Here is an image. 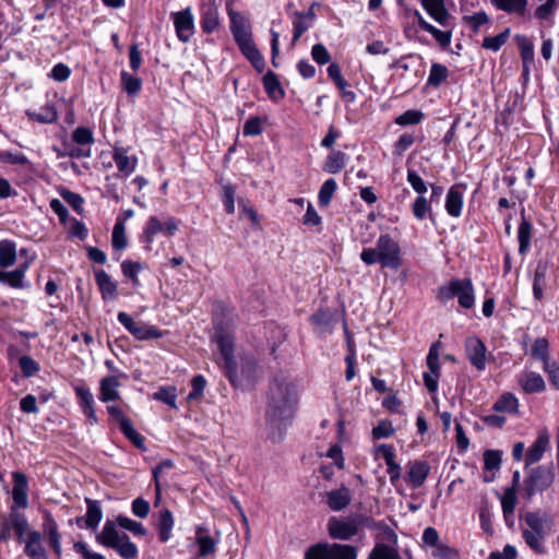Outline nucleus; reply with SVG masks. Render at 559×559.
Segmentation results:
<instances>
[{
  "label": "nucleus",
  "mask_w": 559,
  "mask_h": 559,
  "mask_svg": "<svg viewBox=\"0 0 559 559\" xmlns=\"http://www.w3.org/2000/svg\"><path fill=\"white\" fill-rule=\"evenodd\" d=\"M219 26V13L216 7L209 5L202 10L201 27L206 34L213 33Z\"/></svg>",
  "instance_id": "obj_39"
},
{
  "label": "nucleus",
  "mask_w": 559,
  "mask_h": 559,
  "mask_svg": "<svg viewBox=\"0 0 559 559\" xmlns=\"http://www.w3.org/2000/svg\"><path fill=\"white\" fill-rule=\"evenodd\" d=\"M465 349L471 364L478 370L486 367V346L484 342L476 337H468L465 342Z\"/></svg>",
  "instance_id": "obj_14"
},
{
  "label": "nucleus",
  "mask_w": 559,
  "mask_h": 559,
  "mask_svg": "<svg viewBox=\"0 0 559 559\" xmlns=\"http://www.w3.org/2000/svg\"><path fill=\"white\" fill-rule=\"evenodd\" d=\"M156 518V528L158 531V538L162 543H165L171 537V528H173V513L168 509L162 510L158 515H154Z\"/></svg>",
  "instance_id": "obj_35"
},
{
  "label": "nucleus",
  "mask_w": 559,
  "mask_h": 559,
  "mask_svg": "<svg viewBox=\"0 0 559 559\" xmlns=\"http://www.w3.org/2000/svg\"><path fill=\"white\" fill-rule=\"evenodd\" d=\"M550 444V436L547 429H543L538 432V436L534 443L528 448L525 455V465H532L539 462L545 453V451L549 448Z\"/></svg>",
  "instance_id": "obj_17"
},
{
  "label": "nucleus",
  "mask_w": 559,
  "mask_h": 559,
  "mask_svg": "<svg viewBox=\"0 0 559 559\" xmlns=\"http://www.w3.org/2000/svg\"><path fill=\"white\" fill-rule=\"evenodd\" d=\"M194 17L191 8L188 7L185 10L177 11V38L187 43L194 35Z\"/></svg>",
  "instance_id": "obj_19"
},
{
  "label": "nucleus",
  "mask_w": 559,
  "mask_h": 559,
  "mask_svg": "<svg viewBox=\"0 0 559 559\" xmlns=\"http://www.w3.org/2000/svg\"><path fill=\"white\" fill-rule=\"evenodd\" d=\"M531 354L534 358L540 360L543 366L549 365L551 361L549 359V344L545 337H538L535 340Z\"/></svg>",
  "instance_id": "obj_45"
},
{
  "label": "nucleus",
  "mask_w": 559,
  "mask_h": 559,
  "mask_svg": "<svg viewBox=\"0 0 559 559\" xmlns=\"http://www.w3.org/2000/svg\"><path fill=\"white\" fill-rule=\"evenodd\" d=\"M0 283L12 288H24L23 270L0 271Z\"/></svg>",
  "instance_id": "obj_47"
},
{
  "label": "nucleus",
  "mask_w": 559,
  "mask_h": 559,
  "mask_svg": "<svg viewBox=\"0 0 559 559\" xmlns=\"http://www.w3.org/2000/svg\"><path fill=\"white\" fill-rule=\"evenodd\" d=\"M87 507L85 518H78L76 523L81 526V522L84 521L85 527L90 530H96L103 519V511L100 502L91 498H85Z\"/></svg>",
  "instance_id": "obj_27"
},
{
  "label": "nucleus",
  "mask_w": 559,
  "mask_h": 559,
  "mask_svg": "<svg viewBox=\"0 0 559 559\" xmlns=\"http://www.w3.org/2000/svg\"><path fill=\"white\" fill-rule=\"evenodd\" d=\"M516 506V492L514 487L507 488L501 498V508L506 522L513 515Z\"/></svg>",
  "instance_id": "obj_48"
},
{
  "label": "nucleus",
  "mask_w": 559,
  "mask_h": 559,
  "mask_svg": "<svg viewBox=\"0 0 559 559\" xmlns=\"http://www.w3.org/2000/svg\"><path fill=\"white\" fill-rule=\"evenodd\" d=\"M61 198L78 213L83 211V198L73 191L62 189L60 192Z\"/></svg>",
  "instance_id": "obj_60"
},
{
  "label": "nucleus",
  "mask_w": 559,
  "mask_h": 559,
  "mask_svg": "<svg viewBox=\"0 0 559 559\" xmlns=\"http://www.w3.org/2000/svg\"><path fill=\"white\" fill-rule=\"evenodd\" d=\"M492 3L504 12L523 15L526 11L527 0H492Z\"/></svg>",
  "instance_id": "obj_46"
},
{
  "label": "nucleus",
  "mask_w": 559,
  "mask_h": 559,
  "mask_svg": "<svg viewBox=\"0 0 559 559\" xmlns=\"http://www.w3.org/2000/svg\"><path fill=\"white\" fill-rule=\"evenodd\" d=\"M28 522L23 513L17 512L12 508L8 518L1 523L0 540H8L11 538V532L14 531L15 536L20 542L24 540V535L27 531Z\"/></svg>",
  "instance_id": "obj_11"
},
{
  "label": "nucleus",
  "mask_w": 559,
  "mask_h": 559,
  "mask_svg": "<svg viewBox=\"0 0 559 559\" xmlns=\"http://www.w3.org/2000/svg\"><path fill=\"white\" fill-rule=\"evenodd\" d=\"M425 11L443 27L451 26V15L445 8L444 0H420Z\"/></svg>",
  "instance_id": "obj_20"
},
{
  "label": "nucleus",
  "mask_w": 559,
  "mask_h": 559,
  "mask_svg": "<svg viewBox=\"0 0 559 559\" xmlns=\"http://www.w3.org/2000/svg\"><path fill=\"white\" fill-rule=\"evenodd\" d=\"M72 140L81 146L91 145L94 143V134L90 128L78 127L72 132Z\"/></svg>",
  "instance_id": "obj_57"
},
{
  "label": "nucleus",
  "mask_w": 559,
  "mask_h": 559,
  "mask_svg": "<svg viewBox=\"0 0 559 559\" xmlns=\"http://www.w3.org/2000/svg\"><path fill=\"white\" fill-rule=\"evenodd\" d=\"M465 191V183H454L449 188L445 195L444 209L451 217L457 218L462 215Z\"/></svg>",
  "instance_id": "obj_13"
},
{
  "label": "nucleus",
  "mask_w": 559,
  "mask_h": 559,
  "mask_svg": "<svg viewBox=\"0 0 559 559\" xmlns=\"http://www.w3.org/2000/svg\"><path fill=\"white\" fill-rule=\"evenodd\" d=\"M108 414L119 423L121 432L128 438L138 449H144V438L133 428L131 420L123 415L120 407L115 405L107 406Z\"/></svg>",
  "instance_id": "obj_12"
},
{
  "label": "nucleus",
  "mask_w": 559,
  "mask_h": 559,
  "mask_svg": "<svg viewBox=\"0 0 559 559\" xmlns=\"http://www.w3.org/2000/svg\"><path fill=\"white\" fill-rule=\"evenodd\" d=\"M236 44L241 51V53L250 61L252 67L258 71L262 72L265 68L264 57L261 55L259 49L257 48L252 36L242 38L240 40H236Z\"/></svg>",
  "instance_id": "obj_15"
},
{
  "label": "nucleus",
  "mask_w": 559,
  "mask_h": 559,
  "mask_svg": "<svg viewBox=\"0 0 559 559\" xmlns=\"http://www.w3.org/2000/svg\"><path fill=\"white\" fill-rule=\"evenodd\" d=\"M12 499L16 507L27 508L28 506V480L22 472H13Z\"/></svg>",
  "instance_id": "obj_18"
},
{
  "label": "nucleus",
  "mask_w": 559,
  "mask_h": 559,
  "mask_svg": "<svg viewBox=\"0 0 559 559\" xmlns=\"http://www.w3.org/2000/svg\"><path fill=\"white\" fill-rule=\"evenodd\" d=\"M297 404L295 386L285 378H275L269 389L266 424L270 437L280 440L293 418Z\"/></svg>",
  "instance_id": "obj_1"
},
{
  "label": "nucleus",
  "mask_w": 559,
  "mask_h": 559,
  "mask_svg": "<svg viewBox=\"0 0 559 559\" xmlns=\"http://www.w3.org/2000/svg\"><path fill=\"white\" fill-rule=\"evenodd\" d=\"M454 297L457 298L462 308L471 309L474 307L475 290L471 278H452L437 290V299L442 304H447Z\"/></svg>",
  "instance_id": "obj_6"
},
{
  "label": "nucleus",
  "mask_w": 559,
  "mask_h": 559,
  "mask_svg": "<svg viewBox=\"0 0 559 559\" xmlns=\"http://www.w3.org/2000/svg\"><path fill=\"white\" fill-rule=\"evenodd\" d=\"M519 48L521 52V59L523 63H533L535 58L534 45L526 37L518 38Z\"/></svg>",
  "instance_id": "obj_56"
},
{
  "label": "nucleus",
  "mask_w": 559,
  "mask_h": 559,
  "mask_svg": "<svg viewBox=\"0 0 559 559\" xmlns=\"http://www.w3.org/2000/svg\"><path fill=\"white\" fill-rule=\"evenodd\" d=\"M215 341L221 354V365L225 376L235 388H245L251 384L255 378L257 364L250 357L234 356V336L221 326L215 328Z\"/></svg>",
  "instance_id": "obj_2"
},
{
  "label": "nucleus",
  "mask_w": 559,
  "mask_h": 559,
  "mask_svg": "<svg viewBox=\"0 0 559 559\" xmlns=\"http://www.w3.org/2000/svg\"><path fill=\"white\" fill-rule=\"evenodd\" d=\"M120 76L122 87L129 95L134 96L140 92L142 81L139 78L128 73L127 71H122Z\"/></svg>",
  "instance_id": "obj_52"
},
{
  "label": "nucleus",
  "mask_w": 559,
  "mask_h": 559,
  "mask_svg": "<svg viewBox=\"0 0 559 559\" xmlns=\"http://www.w3.org/2000/svg\"><path fill=\"white\" fill-rule=\"evenodd\" d=\"M94 275L103 299L114 300L117 297V283L104 270H96Z\"/></svg>",
  "instance_id": "obj_28"
},
{
  "label": "nucleus",
  "mask_w": 559,
  "mask_h": 559,
  "mask_svg": "<svg viewBox=\"0 0 559 559\" xmlns=\"http://www.w3.org/2000/svg\"><path fill=\"white\" fill-rule=\"evenodd\" d=\"M501 464V453L497 450H487L484 453V465L487 471L499 469Z\"/></svg>",
  "instance_id": "obj_64"
},
{
  "label": "nucleus",
  "mask_w": 559,
  "mask_h": 559,
  "mask_svg": "<svg viewBox=\"0 0 559 559\" xmlns=\"http://www.w3.org/2000/svg\"><path fill=\"white\" fill-rule=\"evenodd\" d=\"M526 527L522 530V537L526 545L536 554L546 552L544 545L548 531V516L540 512H526L524 514Z\"/></svg>",
  "instance_id": "obj_5"
},
{
  "label": "nucleus",
  "mask_w": 559,
  "mask_h": 559,
  "mask_svg": "<svg viewBox=\"0 0 559 559\" xmlns=\"http://www.w3.org/2000/svg\"><path fill=\"white\" fill-rule=\"evenodd\" d=\"M117 319L124 329L132 334L136 340L146 341L155 340L162 336V333L154 326L143 322H136L127 312H118Z\"/></svg>",
  "instance_id": "obj_10"
},
{
  "label": "nucleus",
  "mask_w": 559,
  "mask_h": 559,
  "mask_svg": "<svg viewBox=\"0 0 559 559\" xmlns=\"http://www.w3.org/2000/svg\"><path fill=\"white\" fill-rule=\"evenodd\" d=\"M551 269V262L548 260H539L537 262L534 281H533V295L535 299L540 300L544 297V290L547 285V275Z\"/></svg>",
  "instance_id": "obj_24"
},
{
  "label": "nucleus",
  "mask_w": 559,
  "mask_h": 559,
  "mask_svg": "<svg viewBox=\"0 0 559 559\" xmlns=\"http://www.w3.org/2000/svg\"><path fill=\"white\" fill-rule=\"evenodd\" d=\"M324 498L328 507L335 512L346 509L352 501L350 490L345 486L326 491Z\"/></svg>",
  "instance_id": "obj_21"
},
{
  "label": "nucleus",
  "mask_w": 559,
  "mask_h": 559,
  "mask_svg": "<svg viewBox=\"0 0 559 559\" xmlns=\"http://www.w3.org/2000/svg\"><path fill=\"white\" fill-rule=\"evenodd\" d=\"M111 243L114 249L123 250L128 246V240L126 237V227L123 225V219H117L114 229Z\"/></svg>",
  "instance_id": "obj_50"
},
{
  "label": "nucleus",
  "mask_w": 559,
  "mask_h": 559,
  "mask_svg": "<svg viewBox=\"0 0 559 559\" xmlns=\"http://www.w3.org/2000/svg\"><path fill=\"white\" fill-rule=\"evenodd\" d=\"M533 225L525 217V211L521 212V223L518 228L519 253L525 255L531 248Z\"/></svg>",
  "instance_id": "obj_32"
},
{
  "label": "nucleus",
  "mask_w": 559,
  "mask_h": 559,
  "mask_svg": "<svg viewBox=\"0 0 559 559\" xmlns=\"http://www.w3.org/2000/svg\"><path fill=\"white\" fill-rule=\"evenodd\" d=\"M337 189L335 179L330 178L323 182L319 190L318 200L321 206H328Z\"/></svg>",
  "instance_id": "obj_49"
},
{
  "label": "nucleus",
  "mask_w": 559,
  "mask_h": 559,
  "mask_svg": "<svg viewBox=\"0 0 559 559\" xmlns=\"http://www.w3.org/2000/svg\"><path fill=\"white\" fill-rule=\"evenodd\" d=\"M358 548L348 544L318 543L305 552V559H357Z\"/></svg>",
  "instance_id": "obj_7"
},
{
  "label": "nucleus",
  "mask_w": 559,
  "mask_h": 559,
  "mask_svg": "<svg viewBox=\"0 0 559 559\" xmlns=\"http://www.w3.org/2000/svg\"><path fill=\"white\" fill-rule=\"evenodd\" d=\"M16 247L11 240L0 241V267H9L15 263Z\"/></svg>",
  "instance_id": "obj_42"
},
{
  "label": "nucleus",
  "mask_w": 559,
  "mask_h": 559,
  "mask_svg": "<svg viewBox=\"0 0 559 559\" xmlns=\"http://www.w3.org/2000/svg\"><path fill=\"white\" fill-rule=\"evenodd\" d=\"M509 34L510 29L506 28L502 33L496 36L485 37L483 40V47L491 51H498L507 43Z\"/></svg>",
  "instance_id": "obj_55"
},
{
  "label": "nucleus",
  "mask_w": 559,
  "mask_h": 559,
  "mask_svg": "<svg viewBox=\"0 0 559 559\" xmlns=\"http://www.w3.org/2000/svg\"><path fill=\"white\" fill-rule=\"evenodd\" d=\"M347 160L348 156L344 152L333 150L324 162L323 170L328 174H337L346 166Z\"/></svg>",
  "instance_id": "obj_38"
},
{
  "label": "nucleus",
  "mask_w": 559,
  "mask_h": 559,
  "mask_svg": "<svg viewBox=\"0 0 559 559\" xmlns=\"http://www.w3.org/2000/svg\"><path fill=\"white\" fill-rule=\"evenodd\" d=\"M415 142V136L413 133H403L399 136L397 141L394 144V154L403 155Z\"/></svg>",
  "instance_id": "obj_63"
},
{
  "label": "nucleus",
  "mask_w": 559,
  "mask_h": 559,
  "mask_svg": "<svg viewBox=\"0 0 559 559\" xmlns=\"http://www.w3.org/2000/svg\"><path fill=\"white\" fill-rule=\"evenodd\" d=\"M24 552L31 559H48L47 552L41 544V535L37 531H32L25 539Z\"/></svg>",
  "instance_id": "obj_31"
},
{
  "label": "nucleus",
  "mask_w": 559,
  "mask_h": 559,
  "mask_svg": "<svg viewBox=\"0 0 559 559\" xmlns=\"http://www.w3.org/2000/svg\"><path fill=\"white\" fill-rule=\"evenodd\" d=\"M195 544L199 557H206L215 552L216 540L203 527H198L195 532Z\"/></svg>",
  "instance_id": "obj_36"
},
{
  "label": "nucleus",
  "mask_w": 559,
  "mask_h": 559,
  "mask_svg": "<svg viewBox=\"0 0 559 559\" xmlns=\"http://www.w3.org/2000/svg\"><path fill=\"white\" fill-rule=\"evenodd\" d=\"M118 170L124 176H129L135 169L136 159L128 155L123 147H116L112 156Z\"/></svg>",
  "instance_id": "obj_34"
},
{
  "label": "nucleus",
  "mask_w": 559,
  "mask_h": 559,
  "mask_svg": "<svg viewBox=\"0 0 559 559\" xmlns=\"http://www.w3.org/2000/svg\"><path fill=\"white\" fill-rule=\"evenodd\" d=\"M263 131L262 119L258 116L250 117L243 124L245 136L260 135Z\"/></svg>",
  "instance_id": "obj_62"
},
{
  "label": "nucleus",
  "mask_w": 559,
  "mask_h": 559,
  "mask_svg": "<svg viewBox=\"0 0 559 559\" xmlns=\"http://www.w3.org/2000/svg\"><path fill=\"white\" fill-rule=\"evenodd\" d=\"M360 259L367 265L379 263L383 269L397 270L402 265L401 247L389 234H382L374 248L361 251Z\"/></svg>",
  "instance_id": "obj_4"
},
{
  "label": "nucleus",
  "mask_w": 559,
  "mask_h": 559,
  "mask_svg": "<svg viewBox=\"0 0 559 559\" xmlns=\"http://www.w3.org/2000/svg\"><path fill=\"white\" fill-rule=\"evenodd\" d=\"M326 530L332 539L340 540H349L359 533L354 514L345 518H330Z\"/></svg>",
  "instance_id": "obj_9"
},
{
  "label": "nucleus",
  "mask_w": 559,
  "mask_h": 559,
  "mask_svg": "<svg viewBox=\"0 0 559 559\" xmlns=\"http://www.w3.org/2000/svg\"><path fill=\"white\" fill-rule=\"evenodd\" d=\"M518 383L525 394L542 393L546 390L544 378L535 371H526L519 376Z\"/></svg>",
  "instance_id": "obj_22"
},
{
  "label": "nucleus",
  "mask_w": 559,
  "mask_h": 559,
  "mask_svg": "<svg viewBox=\"0 0 559 559\" xmlns=\"http://www.w3.org/2000/svg\"><path fill=\"white\" fill-rule=\"evenodd\" d=\"M555 474L551 466H537L530 471L524 480V491L527 498L536 492H542L549 488L554 483Z\"/></svg>",
  "instance_id": "obj_8"
},
{
  "label": "nucleus",
  "mask_w": 559,
  "mask_h": 559,
  "mask_svg": "<svg viewBox=\"0 0 559 559\" xmlns=\"http://www.w3.org/2000/svg\"><path fill=\"white\" fill-rule=\"evenodd\" d=\"M368 559H403L397 549L388 544L378 543L370 551Z\"/></svg>",
  "instance_id": "obj_43"
},
{
  "label": "nucleus",
  "mask_w": 559,
  "mask_h": 559,
  "mask_svg": "<svg viewBox=\"0 0 559 559\" xmlns=\"http://www.w3.org/2000/svg\"><path fill=\"white\" fill-rule=\"evenodd\" d=\"M29 120L40 123H53L58 119V112L53 104L48 103L40 108L39 112L26 110Z\"/></svg>",
  "instance_id": "obj_40"
},
{
  "label": "nucleus",
  "mask_w": 559,
  "mask_h": 559,
  "mask_svg": "<svg viewBox=\"0 0 559 559\" xmlns=\"http://www.w3.org/2000/svg\"><path fill=\"white\" fill-rule=\"evenodd\" d=\"M449 78V70L444 64L433 62L427 79V85L439 87Z\"/></svg>",
  "instance_id": "obj_44"
},
{
  "label": "nucleus",
  "mask_w": 559,
  "mask_h": 559,
  "mask_svg": "<svg viewBox=\"0 0 559 559\" xmlns=\"http://www.w3.org/2000/svg\"><path fill=\"white\" fill-rule=\"evenodd\" d=\"M228 15L230 19V32L235 41L252 36L250 23L245 16L231 9L228 10Z\"/></svg>",
  "instance_id": "obj_29"
},
{
  "label": "nucleus",
  "mask_w": 559,
  "mask_h": 559,
  "mask_svg": "<svg viewBox=\"0 0 559 559\" xmlns=\"http://www.w3.org/2000/svg\"><path fill=\"white\" fill-rule=\"evenodd\" d=\"M425 115L423 111L417 109H408L402 115L397 116L394 122L399 126L418 124L424 119Z\"/></svg>",
  "instance_id": "obj_53"
},
{
  "label": "nucleus",
  "mask_w": 559,
  "mask_h": 559,
  "mask_svg": "<svg viewBox=\"0 0 559 559\" xmlns=\"http://www.w3.org/2000/svg\"><path fill=\"white\" fill-rule=\"evenodd\" d=\"M492 409L498 413H519V400L510 392L503 393L492 405Z\"/></svg>",
  "instance_id": "obj_41"
},
{
  "label": "nucleus",
  "mask_w": 559,
  "mask_h": 559,
  "mask_svg": "<svg viewBox=\"0 0 559 559\" xmlns=\"http://www.w3.org/2000/svg\"><path fill=\"white\" fill-rule=\"evenodd\" d=\"M311 26V21H308L304 16V12H295L293 14V44H295L301 37V35Z\"/></svg>",
  "instance_id": "obj_51"
},
{
  "label": "nucleus",
  "mask_w": 559,
  "mask_h": 559,
  "mask_svg": "<svg viewBox=\"0 0 559 559\" xmlns=\"http://www.w3.org/2000/svg\"><path fill=\"white\" fill-rule=\"evenodd\" d=\"M121 383L117 376H106L99 382V395L98 399L104 402H114L120 399Z\"/></svg>",
  "instance_id": "obj_26"
},
{
  "label": "nucleus",
  "mask_w": 559,
  "mask_h": 559,
  "mask_svg": "<svg viewBox=\"0 0 559 559\" xmlns=\"http://www.w3.org/2000/svg\"><path fill=\"white\" fill-rule=\"evenodd\" d=\"M19 366L25 378H29L39 371L38 362L27 355L19 358Z\"/></svg>",
  "instance_id": "obj_58"
},
{
  "label": "nucleus",
  "mask_w": 559,
  "mask_h": 559,
  "mask_svg": "<svg viewBox=\"0 0 559 559\" xmlns=\"http://www.w3.org/2000/svg\"><path fill=\"white\" fill-rule=\"evenodd\" d=\"M191 392L187 395L189 402L200 401L203 396V392L206 385V380L202 374L194 376L191 381Z\"/></svg>",
  "instance_id": "obj_54"
},
{
  "label": "nucleus",
  "mask_w": 559,
  "mask_h": 559,
  "mask_svg": "<svg viewBox=\"0 0 559 559\" xmlns=\"http://www.w3.org/2000/svg\"><path fill=\"white\" fill-rule=\"evenodd\" d=\"M117 526L131 532L134 536H145L146 530L142 523L126 515L119 514L116 520H107L100 533L96 535V542L118 552L122 559H135L139 549L126 533H119Z\"/></svg>",
  "instance_id": "obj_3"
},
{
  "label": "nucleus",
  "mask_w": 559,
  "mask_h": 559,
  "mask_svg": "<svg viewBox=\"0 0 559 559\" xmlns=\"http://www.w3.org/2000/svg\"><path fill=\"white\" fill-rule=\"evenodd\" d=\"M74 391L83 414L88 418L91 424H96L98 418L94 409V396L91 390L85 385H78L74 388Z\"/></svg>",
  "instance_id": "obj_25"
},
{
  "label": "nucleus",
  "mask_w": 559,
  "mask_h": 559,
  "mask_svg": "<svg viewBox=\"0 0 559 559\" xmlns=\"http://www.w3.org/2000/svg\"><path fill=\"white\" fill-rule=\"evenodd\" d=\"M228 15L230 19V32L235 41L252 36L250 23L245 16L231 9L228 10Z\"/></svg>",
  "instance_id": "obj_30"
},
{
  "label": "nucleus",
  "mask_w": 559,
  "mask_h": 559,
  "mask_svg": "<svg viewBox=\"0 0 559 559\" xmlns=\"http://www.w3.org/2000/svg\"><path fill=\"white\" fill-rule=\"evenodd\" d=\"M430 465L426 461H414L408 463L406 481L412 488H419L428 477Z\"/></svg>",
  "instance_id": "obj_23"
},
{
  "label": "nucleus",
  "mask_w": 559,
  "mask_h": 559,
  "mask_svg": "<svg viewBox=\"0 0 559 559\" xmlns=\"http://www.w3.org/2000/svg\"><path fill=\"white\" fill-rule=\"evenodd\" d=\"M407 182L418 195H424L428 190V185L413 169L407 170Z\"/></svg>",
  "instance_id": "obj_59"
},
{
  "label": "nucleus",
  "mask_w": 559,
  "mask_h": 559,
  "mask_svg": "<svg viewBox=\"0 0 559 559\" xmlns=\"http://www.w3.org/2000/svg\"><path fill=\"white\" fill-rule=\"evenodd\" d=\"M431 201L424 195H417L412 203V213L417 221L430 218L433 221Z\"/></svg>",
  "instance_id": "obj_37"
},
{
  "label": "nucleus",
  "mask_w": 559,
  "mask_h": 559,
  "mask_svg": "<svg viewBox=\"0 0 559 559\" xmlns=\"http://www.w3.org/2000/svg\"><path fill=\"white\" fill-rule=\"evenodd\" d=\"M175 230V222L171 218L165 221L157 216H151L147 221L146 227L143 231V237L146 242H152L154 236L163 234L165 236H171Z\"/></svg>",
  "instance_id": "obj_16"
},
{
  "label": "nucleus",
  "mask_w": 559,
  "mask_h": 559,
  "mask_svg": "<svg viewBox=\"0 0 559 559\" xmlns=\"http://www.w3.org/2000/svg\"><path fill=\"white\" fill-rule=\"evenodd\" d=\"M262 82L267 96L272 100L278 102L285 97V92L280 83V80L273 71L269 70L264 74Z\"/></svg>",
  "instance_id": "obj_33"
},
{
  "label": "nucleus",
  "mask_w": 559,
  "mask_h": 559,
  "mask_svg": "<svg viewBox=\"0 0 559 559\" xmlns=\"http://www.w3.org/2000/svg\"><path fill=\"white\" fill-rule=\"evenodd\" d=\"M452 29L453 26L448 31H441L432 25L427 33H429L442 48H447L451 44Z\"/></svg>",
  "instance_id": "obj_61"
}]
</instances>
